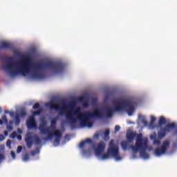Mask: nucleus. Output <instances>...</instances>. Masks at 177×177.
Listing matches in <instances>:
<instances>
[{
	"label": "nucleus",
	"mask_w": 177,
	"mask_h": 177,
	"mask_svg": "<svg viewBox=\"0 0 177 177\" xmlns=\"http://www.w3.org/2000/svg\"><path fill=\"white\" fill-rule=\"evenodd\" d=\"M114 107L106 106L104 112L100 111L99 109H95L93 112H82L80 107H77L73 111H68L65 113L67 122L71 128H75L77 120L80 121L81 127H88L92 128L93 123L89 120V118H111L113 114L115 112L127 111L129 115H132L135 111V102L131 99L116 100L113 101Z\"/></svg>",
	"instance_id": "f257e3e1"
},
{
	"label": "nucleus",
	"mask_w": 177,
	"mask_h": 177,
	"mask_svg": "<svg viewBox=\"0 0 177 177\" xmlns=\"http://www.w3.org/2000/svg\"><path fill=\"white\" fill-rule=\"evenodd\" d=\"M13 57L7 58L4 69L8 71L10 77L22 75L27 77L30 75L33 80H44V71L51 70L55 74H60L64 70V64L62 62H55L47 61L46 62H39L34 64L33 70L31 71V57L30 55L24 56L21 60L17 63H12Z\"/></svg>",
	"instance_id": "f03ea898"
},
{
	"label": "nucleus",
	"mask_w": 177,
	"mask_h": 177,
	"mask_svg": "<svg viewBox=\"0 0 177 177\" xmlns=\"http://www.w3.org/2000/svg\"><path fill=\"white\" fill-rule=\"evenodd\" d=\"M147 143V138L143 139V136L141 133H140L137 136L135 146L130 145L129 147L131 149H132V151H133V153H138V151H140V157H142V158L147 160V158H149L150 157L149 156V153L146 152L148 147Z\"/></svg>",
	"instance_id": "7ed1b4c3"
},
{
	"label": "nucleus",
	"mask_w": 177,
	"mask_h": 177,
	"mask_svg": "<svg viewBox=\"0 0 177 177\" xmlns=\"http://www.w3.org/2000/svg\"><path fill=\"white\" fill-rule=\"evenodd\" d=\"M75 106V102H70L68 105L66 103L62 104V106L59 105H56L55 100H52L48 103L46 104V107H50V110H55L56 111H59V115H63L64 113V110L67 109V107H70L71 110H73L74 106Z\"/></svg>",
	"instance_id": "20e7f679"
},
{
	"label": "nucleus",
	"mask_w": 177,
	"mask_h": 177,
	"mask_svg": "<svg viewBox=\"0 0 177 177\" xmlns=\"http://www.w3.org/2000/svg\"><path fill=\"white\" fill-rule=\"evenodd\" d=\"M111 157H113L116 161H121L122 158L120 156V149L118 147H111L108 148L106 153H104L102 156V160H107Z\"/></svg>",
	"instance_id": "39448f33"
},
{
	"label": "nucleus",
	"mask_w": 177,
	"mask_h": 177,
	"mask_svg": "<svg viewBox=\"0 0 177 177\" xmlns=\"http://www.w3.org/2000/svg\"><path fill=\"white\" fill-rule=\"evenodd\" d=\"M25 142L26 143V146L28 149H31L32 147V145H37V146L42 143V140L39 136L37 134L31 136V133H28L25 138Z\"/></svg>",
	"instance_id": "423d86ee"
},
{
	"label": "nucleus",
	"mask_w": 177,
	"mask_h": 177,
	"mask_svg": "<svg viewBox=\"0 0 177 177\" xmlns=\"http://www.w3.org/2000/svg\"><path fill=\"white\" fill-rule=\"evenodd\" d=\"M41 135H47L48 139L51 140V139H53V137L55 136V138L54 140V143L56 145H59L60 143V140L62 139V131L60 130H55L53 132H50L49 131V129L48 130H46V133H41Z\"/></svg>",
	"instance_id": "0eeeda50"
},
{
	"label": "nucleus",
	"mask_w": 177,
	"mask_h": 177,
	"mask_svg": "<svg viewBox=\"0 0 177 177\" xmlns=\"http://www.w3.org/2000/svg\"><path fill=\"white\" fill-rule=\"evenodd\" d=\"M176 128V124L175 123H169L165 125V128H160V131L158 133V139H162V138H165L166 135L171 132L172 129H175Z\"/></svg>",
	"instance_id": "6e6552de"
},
{
	"label": "nucleus",
	"mask_w": 177,
	"mask_h": 177,
	"mask_svg": "<svg viewBox=\"0 0 177 177\" xmlns=\"http://www.w3.org/2000/svg\"><path fill=\"white\" fill-rule=\"evenodd\" d=\"M168 147H169V140H167L162 142L160 148H156L154 151V154L157 157H160V156H162V154H165L167 150H168Z\"/></svg>",
	"instance_id": "1a4fd4ad"
},
{
	"label": "nucleus",
	"mask_w": 177,
	"mask_h": 177,
	"mask_svg": "<svg viewBox=\"0 0 177 177\" xmlns=\"http://www.w3.org/2000/svg\"><path fill=\"white\" fill-rule=\"evenodd\" d=\"M106 150V144L103 142H100L97 147L95 149V154L97 157H100L103 154V151Z\"/></svg>",
	"instance_id": "9d476101"
},
{
	"label": "nucleus",
	"mask_w": 177,
	"mask_h": 177,
	"mask_svg": "<svg viewBox=\"0 0 177 177\" xmlns=\"http://www.w3.org/2000/svg\"><path fill=\"white\" fill-rule=\"evenodd\" d=\"M26 125L29 129H37V128H38L37 122L35 121V118H34V116H30L28 119Z\"/></svg>",
	"instance_id": "9b49d317"
},
{
	"label": "nucleus",
	"mask_w": 177,
	"mask_h": 177,
	"mask_svg": "<svg viewBox=\"0 0 177 177\" xmlns=\"http://www.w3.org/2000/svg\"><path fill=\"white\" fill-rule=\"evenodd\" d=\"M48 124V122L45 120L44 119H42L41 120V123L39 125V131H40V133H46V131L49 128H46V125Z\"/></svg>",
	"instance_id": "f8f14e48"
},
{
	"label": "nucleus",
	"mask_w": 177,
	"mask_h": 177,
	"mask_svg": "<svg viewBox=\"0 0 177 177\" xmlns=\"http://www.w3.org/2000/svg\"><path fill=\"white\" fill-rule=\"evenodd\" d=\"M12 48V45L10 43L3 41L0 45V49H10Z\"/></svg>",
	"instance_id": "ddd939ff"
},
{
	"label": "nucleus",
	"mask_w": 177,
	"mask_h": 177,
	"mask_svg": "<svg viewBox=\"0 0 177 177\" xmlns=\"http://www.w3.org/2000/svg\"><path fill=\"white\" fill-rule=\"evenodd\" d=\"M104 140L107 142L108 140H110V130L109 129H106L104 132Z\"/></svg>",
	"instance_id": "4468645a"
},
{
	"label": "nucleus",
	"mask_w": 177,
	"mask_h": 177,
	"mask_svg": "<svg viewBox=\"0 0 177 177\" xmlns=\"http://www.w3.org/2000/svg\"><path fill=\"white\" fill-rule=\"evenodd\" d=\"M85 98L84 97H80L78 98V101L81 102L82 103L83 107H88L89 106V103L88 102L84 101Z\"/></svg>",
	"instance_id": "2eb2a0df"
},
{
	"label": "nucleus",
	"mask_w": 177,
	"mask_h": 177,
	"mask_svg": "<svg viewBox=\"0 0 177 177\" xmlns=\"http://www.w3.org/2000/svg\"><path fill=\"white\" fill-rule=\"evenodd\" d=\"M85 143H89L90 145L92 144V140L87 138L84 141H82L80 143L79 147L80 149H83L84 146H85Z\"/></svg>",
	"instance_id": "dca6fc26"
},
{
	"label": "nucleus",
	"mask_w": 177,
	"mask_h": 177,
	"mask_svg": "<svg viewBox=\"0 0 177 177\" xmlns=\"http://www.w3.org/2000/svg\"><path fill=\"white\" fill-rule=\"evenodd\" d=\"M158 127H162L165 124H167V119L164 116H161L158 121Z\"/></svg>",
	"instance_id": "f3484780"
},
{
	"label": "nucleus",
	"mask_w": 177,
	"mask_h": 177,
	"mask_svg": "<svg viewBox=\"0 0 177 177\" xmlns=\"http://www.w3.org/2000/svg\"><path fill=\"white\" fill-rule=\"evenodd\" d=\"M121 146H122V150H128V146H129V142L128 141H122L121 142Z\"/></svg>",
	"instance_id": "a211bd4d"
},
{
	"label": "nucleus",
	"mask_w": 177,
	"mask_h": 177,
	"mask_svg": "<svg viewBox=\"0 0 177 177\" xmlns=\"http://www.w3.org/2000/svg\"><path fill=\"white\" fill-rule=\"evenodd\" d=\"M57 122V118H55L51 120L50 128L52 129H56V124Z\"/></svg>",
	"instance_id": "6ab92c4d"
},
{
	"label": "nucleus",
	"mask_w": 177,
	"mask_h": 177,
	"mask_svg": "<svg viewBox=\"0 0 177 177\" xmlns=\"http://www.w3.org/2000/svg\"><path fill=\"white\" fill-rule=\"evenodd\" d=\"M139 120H140L141 122L145 125V127H147V125H148L147 121L146 120V118H145V117L140 115Z\"/></svg>",
	"instance_id": "aec40b11"
},
{
	"label": "nucleus",
	"mask_w": 177,
	"mask_h": 177,
	"mask_svg": "<svg viewBox=\"0 0 177 177\" xmlns=\"http://www.w3.org/2000/svg\"><path fill=\"white\" fill-rule=\"evenodd\" d=\"M134 138H135V134H133V133H129V134H127V139L128 140H129V142H132Z\"/></svg>",
	"instance_id": "412c9836"
},
{
	"label": "nucleus",
	"mask_w": 177,
	"mask_h": 177,
	"mask_svg": "<svg viewBox=\"0 0 177 177\" xmlns=\"http://www.w3.org/2000/svg\"><path fill=\"white\" fill-rule=\"evenodd\" d=\"M42 111H44V109L42 108L39 109V110L36 111H33L32 112V115H39L41 114V113H42Z\"/></svg>",
	"instance_id": "4be33fe9"
},
{
	"label": "nucleus",
	"mask_w": 177,
	"mask_h": 177,
	"mask_svg": "<svg viewBox=\"0 0 177 177\" xmlns=\"http://www.w3.org/2000/svg\"><path fill=\"white\" fill-rule=\"evenodd\" d=\"M36 154H39V148H36L35 150L31 151V156H36Z\"/></svg>",
	"instance_id": "5701e85b"
},
{
	"label": "nucleus",
	"mask_w": 177,
	"mask_h": 177,
	"mask_svg": "<svg viewBox=\"0 0 177 177\" xmlns=\"http://www.w3.org/2000/svg\"><path fill=\"white\" fill-rule=\"evenodd\" d=\"M15 124L20 125V116L19 115H15Z\"/></svg>",
	"instance_id": "b1692460"
},
{
	"label": "nucleus",
	"mask_w": 177,
	"mask_h": 177,
	"mask_svg": "<svg viewBox=\"0 0 177 177\" xmlns=\"http://www.w3.org/2000/svg\"><path fill=\"white\" fill-rule=\"evenodd\" d=\"M153 145L158 146L159 145H161V141L155 138L153 140Z\"/></svg>",
	"instance_id": "393cba45"
},
{
	"label": "nucleus",
	"mask_w": 177,
	"mask_h": 177,
	"mask_svg": "<svg viewBox=\"0 0 177 177\" xmlns=\"http://www.w3.org/2000/svg\"><path fill=\"white\" fill-rule=\"evenodd\" d=\"M1 118V120H3V122H4V124H8V118L6 117V115H3Z\"/></svg>",
	"instance_id": "a878e982"
},
{
	"label": "nucleus",
	"mask_w": 177,
	"mask_h": 177,
	"mask_svg": "<svg viewBox=\"0 0 177 177\" xmlns=\"http://www.w3.org/2000/svg\"><path fill=\"white\" fill-rule=\"evenodd\" d=\"M23 160L24 161H28V160H30V156H28V154L26 153L25 155H24Z\"/></svg>",
	"instance_id": "bb28decb"
},
{
	"label": "nucleus",
	"mask_w": 177,
	"mask_h": 177,
	"mask_svg": "<svg viewBox=\"0 0 177 177\" xmlns=\"http://www.w3.org/2000/svg\"><path fill=\"white\" fill-rule=\"evenodd\" d=\"M39 107H41V106L39 105V103H35L34 105H33V110H37L38 109H39Z\"/></svg>",
	"instance_id": "cd10ccee"
},
{
	"label": "nucleus",
	"mask_w": 177,
	"mask_h": 177,
	"mask_svg": "<svg viewBox=\"0 0 177 177\" xmlns=\"http://www.w3.org/2000/svg\"><path fill=\"white\" fill-rule=\"evenodd\" d=\"M26 115H27V112H26V111H24V110H21L20 111V116L21 117H26Z\"/></svg>",
	"instance_id": "c85d7f7f"
},
{
	"label": "nucleus",
	"mask_w": 177,
	"mask_h": 177,
	"mask_svg": "<svg viewBox=\"0 0 177 177\" xmlns=\"http://www.w3.org/2000/svg\"><path fill=\"white\" fill-rule=\"evenodd\" d=\"M109 147H118L114 145V140H111L109 142Z\"/></svg>",
	"instance_id": "c756f323"
},
{
	"label": "nucleus",
	"mask_w": 177,
	"mask_h": 177,
	"mask_svg": "<svg viewBox=\"0 0 177 177\" xmlns=\"http://www.w3.org/2000/svg\"><path fill=\"white\" fill-rule=\"evenodd\" d=\"M16 136H17V132H16V131H13L10 135L11 139H15V138H16Z\"/></svg>",
	"instance_id": "7c9ffc66"
},
{
	"label": "nucleus",
	"mask_w": 177,
	"mask_h": 177,
	"mask_svg": "<svg viewBox=\"0 0 177 177\" xmlns=\"http://www.w3.org/2000/svg\"><path fill=\"white\" fill-rule=\"evenodd\" d=\"M21 150H23V147L21 146H18L17 149V153L19 154V153H21Z\"/></svg>",
	"instance_id": "2f4dec72"
},
{
	"label": "nucleus",
	"mask_w": 177,
	"mask_h": 177,
	"mask_svg": "<svg viewBox=\"0 0 177 177\" xmlns=\"http://www.w3.org/2000/svg\"><path fill=\"white\" fill-rule=\"evenodd\" d=\"M7 129L8 131H9L10 132L13 131V126L12 125H7Z\"/></svg>",
	"instance_id": "473e14b6"
},
{
	"label": "nucleus",
	"mask_w": 177,
	"mask_h": 177,
	"mask_svg": "<svg viewBox=\"0 0 177 177\" xmlns=\"http://www.w3.org/2000/svg\"><path fill=\"white\" fill-rule=\"evenodd\" d=\"M156 117L151 116V124H154V122H156Z\"/></svg>",
	"instance_id": "72a5a7b5"
},
{
	"label": "nucleus",
	"mask_w": 177,
	"mask_h": 177,
	"mask_svg": "<svg viewBox=\"0 0 177 177\" xmlns=\"http://www.w3.org/2000/svg\"><path fill=\"white\" fill-rule=\"evenodd\" d=\"M120 129H121V127L119 125H116L115 127V132H118Z\"/></svg>",
	"instance_id": "f704fd0d"
},
{
	"label": "nucleus",
	"mask_w": 177,
	"mask_h": 177,
	"mask_svg": "<svg viewBox=\"0 0 177 177\" xmlns=\"http://www.w3.org/2000/svg\"><path fill=\"white\" fill-rule=\"evenodd\" d=\"M3 140H5V136L0 134V142H3Z\"/></svg>",
	"instance_id": "c9c22d12"
},
{
	"label": "nucleus",
	"mask_w": 177,
	"mask_h": 177,
	"mask_svg": "<svg viewBox=\"0 0 177 177\" xmlns=\"http://www.w3.org/2000/svg\"><path fill=\"white\" fill-rule=\"evenodd\" d=\"M11 156L12 157L13 160L16 158V153L13 151H11Z\"/></svg>",
	"instance_id": "e433bc0d"
},
{
	"label": "nucleus",
	"mask_w": 177,
	"mask_h": 177,
	"mask_svg": "<svg viewBox=\"0 0 177 177\" xmlns=\"http://www.w3.org/2000/svg\"><path fill=\"white\" fill-rule=\"evenodd\" d=\"M2 160H5V155L0 153V161H2Z\"/></svg>",
	"instance_id": "4c0bfd02"
},
{
	"label": "nucleus",
	"mask_w": 177,
	"mask_h": 177,
	"mask_svg": "<svg viewBox=\"0 0 177 177\" xmlns=\"http://www.w3.org/2000/svg\"><path fill=\"white\" fill-rule=\"evenodd\" d=\"M11 143H12V141H11L10 140H8L6 145H7V146H8V147H10V144H11Z\"/></svg>",
	"instance_id": "58836bf2"
},
{
	"label": "nucleus",
	"mask_w": 177,
	"mask_h": 177,
	"mask_svg": "<svg viewBox=\"0 0 177 177\" xmlns=\"http://www.w3.org/2000/svg\"><path fill=\"white\" fill-rule=\"evenodd\" d=\"M10 115L11 116V117H15V112H13V111H10Z\"/></svg>",
	"instance_id": "ea45409f"
},
{
	"label": "nucleus",
	"mask_w": 177,
	"mask_h": 177,
	"mask_svg": "<svg viewBox=\"0 0 177 177\" xmlns=\"http://www.w3.org/2000/svg\"><path fill=\"white\" fill-rule=\"evenodd\" d=\"M17 139L18 140H21V139H22L21 136H20V135L17 136Z\"/></svg>",
	"instance_id": "a19ab883"
},
{
	"label": "nucleus",
	"mask_w": 177,
	"mask_h": 177,
	"mask_svg": "<svg viewBox=\"0 0 177 177\" xmlns=\"http://www.w3.org/2000/svg\"><path fill=\"white\" fill-rule=\"evenodd\" d=\"M94 138H95V139H99V134L97 133L95 134Z\"/></svg>",
	"instance_id": "79ce46f5"
},
{
	"label": "nucleus",
	"mask_w": 177,
	"mask_h": 177,
	"mask_svg": "<svg viewBox=\"0 0 177 177\" xmlns=\"http://www.w3.org/2000/svg\"><path fill=\"white\" fill-rule=\"evenodd\" d=\"M17 132H19V133H23V131L20 129H17Z\"/></svg>",
	"instance_id": "37998d69"
},
{
	"label": "nucleus",
	"mask_w": 177,
	"mask_h": 177,
	"mask_svg": "<svg viewBox=\"0 0 177 177\" xmlns=\"http://www.w3.org/2000/svg\"><path fill=\"white\" fill-rule=\"evenodd\" d=\"M5 114H10V111H8V110H6L4 111Z\"/></svg>",
	"instance_id": "c03bdc74"
},
{
	"label": "nucleus",
	"mask_w": 177,
	"mask_h": 177,
	"mask_svg": "<svg viewBox=\"0 0 177 177\" xmlns=\"http://www.w3.org/2000/svg\"><path fill=\"white\" fill-rule=\"evenodd\" d=\"M0 125H3V121L0 119Z\"/></svg>",
	"instance_id": "a18cd8bd"
},
{
	"label": "nucleus",
	"mask_w": 177,
	"mask_h": 177,
	"mask_svg": "<svg viewBox=\"0 0 177 177\" xmlns=\"http://www.w3.org/2000/svg\"><path fill=\"white\" fill-rule=\"evenodd\" d=\"M4 135L5 136H8V131H4Z\"/></svg>",
	"instance_id": "49530a36"
},
{
	"label": "nucleus",
	"mask_w": 177,
	"mask_h": 177,
	"mask_svg": "<svg viewBox=\"0 0 177 177\" xmlns=\"http://www.w3.org/2000/svg\"><path fill=\"white\" fill-rule=\"evenodd\" d=\"M0 113H2V108L0 107Z\"/></svg>",
	"instance_id": "de8ad7c7"
},
{
	"label": "nucleus",
	"mask_w": 177,
	"mask_h": 177,
	"mask_svg": "<svg viewBox=\"0 0 177 177\" xmlns=\"http://www.w3.org/2000/svg\"><path fill=\"white\" fill-rule=\"evenodd\" d=\"M10 124H13V122L12 121H10Z\"/></svg>",
	"instance_id": "09e8293b"
}]
</instances>
